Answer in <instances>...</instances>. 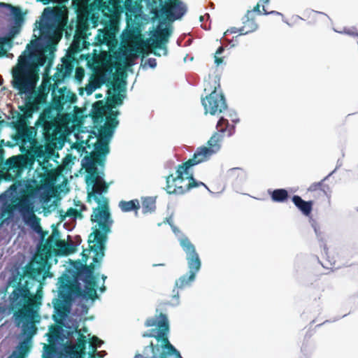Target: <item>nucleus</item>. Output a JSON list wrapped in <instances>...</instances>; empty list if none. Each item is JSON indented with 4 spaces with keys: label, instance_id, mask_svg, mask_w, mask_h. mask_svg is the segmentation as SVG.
I'll return each mask as SVG.
<instances>
[{
    "label": "nucleus",
    "instance_id": "nucleus-30",
    "mask_svg": "<svg viewBox=\"0 0 358 358\" xmlns=\"http://www.w3.org/2000/svg\"><path fill=\"white\" fill-rule=\"evenodd\" d=\"M57 250H55L56 255H68L76 251V246L72 243H67L62 240H58L56 242Z\"/></svg>",
    "mask_w": 358,
    "mask_h": 358
},
{
    "label": "nucleus",
    "instance_id": "nucleus-28",
    "mask_svg": "<svg viewBox=\"0 0 358 358\" xmlns=\"http://www.w3.org/2000/svg\"><path fill=\"white\" fill-rule=\"evenodd\" d=\"M76 278H79L84 282L92 281H96L95 277L92 271L87 269L85 267V264L82 262H78V266L76 267Z\"/></svg>",
    "mask_w": 358,
    "mask_h": 358
},
{
    "label": "nucleus",
    "instance_id": "nucleus-41",
    "mask_svg": "<svg viewBox=\"0 0 358 358\" xmlns=\"http://www.w3.org/2000/svg\"><path fill=\"white\" fill-rule=\"evenodd\" d=\"M43 13L49 17H57L61 14V10L58 8H45Z\"/></svg>",
    "mask_w": 358,
    "mask_h": 358
},
{
    "label": "nucleus",
    "instance_id": "nucleus-47",
    "mask_svg": "<svg viewBox=\"0 0 358 358\" xmlns=\"http://www.w3.org/2000/svg\"><path fill=\"white\" fill-rule=\"evenodd\" d=\"M102 341L96 336H93L90 341V345L92 348L93 352L96 351V348L100 346Z\"/></svg>",
    "mask_w": 358,
    "mask_h": 358
},
{
    "label": "nucleus",
    "instance_id": "nucleus-20",
    "mask_svg": "<svg viewBox=\"0 0 358 358\" xmlns=\"http://www.w3.org/2000/svg\"><path fill=\"white\" fill-rule=\"evenodd\" d=\"M325 179L318 182L313 183L308 189L310 196L315 199V201L323 199L325 197L329 199L330 202L331 189L329 186L324 182Z\"/></svg>",
    "mask_w": 358,
    "mask_h": 358
},
{
    "label": "nucleus",
    "instance_id": "nucleus-14",
    "mask_svg": "<svg viewBox=\"0 0 358 358\" xmlns=\"http://www.w3.org/2000/svg\"><path fill=\"white\" fill-rule=\"evenodd\" d=\"M36 41H31L30 44L27 45V50L30 51L28 56L19 57V59L23 62L27 67L36 75H39L40 68L43 66L47 62V57L43 52L33 53L37 47Z\"/></svg>",
    "mask_w": 358,
    "mask_h": 358
},
{
    "label": "nucleus",
    "instance_id": "nucleus-54",
    "mask_svg": "<svg viewBox=\"0 0 358 358\" xmlns=\"http://www.w3.org/2000/svg\"><path fill=\"white\" fill-rule=\"evenodd\" d=\"M27 328L31 329V331H29V334L30 336H32L36 333V327H34V324H31L29 327H27Z\"/></svg>",
    "mask_w": 358,
    "mask_h": 358
},
{
    "label": "nucleus",
    "instance_id": "nucleus-53",
    "mask_svg": "<svg viewBox=\"0 0 358 358\" xmlns=\"http://www.w3.org/2000/svg\"><path fill=\"white\" fill-rule=\"evenodd\" d=\"M239 29H240V28L231 27V28L229 29L225 34H227V32H229L231 34H236V33L240 34Z\"/></svg>",
    "mask_w": 358,
    "mask_h": 358
},
{
    "label": "nucleus",
    "instance_id": "nucleus-60",
    "mask_svg": "<svg viewBox=\"0 0 358 358\" xmlns=\"http://www.w3.org/2000/svg\"><path fill=\"white\" fill-rule=\"evenodd\" d=\"M82 256H83V259H82V260H83L85 263H86V262H87V259H88V255H86V254L85 253V251H83V252H82Z\"/></svg>",
    "mask_w": 358,
    "mask_h": 358
},
{
    "label": "nucleus",
    "instance_id": "nucleus-35",
    "mask_svg": "<svg viewBox=\"0 0 358 358\" xmlns=\"http://www.w3.org/2000/svg\"><path fill=\"white\" fill-rule=\"evenodd\" d=\"M119 207L123 212H130L131 210H137L140 208V203L138 199H133L129 201H120Z\"/></svg>",
    "mask_w": 358,
    "mask_h": 358
},
{
    "label": "nucleus",
    "instance_id": "nucleus-13",
    "mask_svg": "<svg viewBox=\"0 0 358 358\" xmlns=\"http://www.w3.org/2000/svg\"><path fill=\"white\" fill-rule=\"evenodd\" d=\"M59 296L64 302H70L73 296L82 297L83 289L80 282L77 280L73 281L71 277L64 273L59 278Z\"/></svg>",
    "mask_w": 358,
    "mask_h": 358
},
{
    "label": "nucleus",
    "instance_id": "nucleus-32",
    "mask_svg": "<svg viewBox=\"0 0 358 358\" xmlns=\"http://www.w3.org/2000/svg\"><path fill=\"white\" fill-rule=\"evenodd\" d=\"M108 142L109 141L99 139V142L94 145L95 153L90 157H97V164L101 163V156L104 157L109 152Z\"/></svg>",
    "mask_w": 358,
    "mask_h": 358
},
{
    "label": "nucleus",
    "instance_id": "nucleus-64",
    "mask_svg": "<svg viewBox=\"0 0 358 358\" xmlns=\"http://www.w3.org/2000/svg\"><path fill=\"white\" fill-rule=\"evenodd\" d=\"M15 358H24V357H23V356H22V355H19L17 357H15Z\"/></svg>",
    "mask_w": 358,
    "mask_h": 358
},
{
    "label": "nucleus",
    "instance_id": "nucleus-9",
    "mask_svg": "<svg viewBox=\"0 0 358 358\" xmlns=\"http://www.w3.org/2000/svg\"><path fill=\"white\" fill-rule=\"evenodd\" d=\"M166 191L169 194H184L190 189L199 186L206 187L202 182L195 180L193 173L183 164L177 166L176 176L170 174L166 177Z\"/></svg>",
    "mask_w": 358,
    "mask_h": 358
},
{
    "label": "nucleus",
    "instance_id": "nucleus-25",
    "mask_svg": "<svg viewBox=\"0 0 358 358\" xmlns=\"http://www.w3.org/2000/svg\"><path fill=\"white\" fill-rule=\"evenodd\" d=\"M169 35L170 31L167 28L156 30L154 34L152 35L153 38L151 43V46L154 49L163 48L162 45L168 42Z\"/></svg>",
    "mask_w": 358,
    "mask_h": 358
},
{
    "label": "nucleus",
    "instance_id": "nucleus-8",
    "mask_svg": "<svg viewBox=\"0 0 358 358\" xmlns=\"http://www.w3.org/2000/svg\"><path fill=\"white\" fill-rule=\"evenodd\" d=\"M71 71L70 64H65L64 66L62 65V69H57L53 76L54 83L51 84L49 80L47 83V87H50V91H52L51 108L58 113L63 110L66 103H73L77 100L76 94L66 87L58 88L59 84L64 80Z\"/></svg>",
    "mask_w": 358,
    "mask_h": 358
},
{
    "label": "nucleus",
    "instance_id": "nucleus-16",
    "mask_svg": "<svg viewBox=\"0 0 358 358\" xmlns=\"http://www.w3.org/2000/svg\"><path fill=\"white\" fill-rule=\"evenodd\" d=\"M88 24L86 22H79L76 26L73 41L69 48L72 54H76L85 48H87L90 43L86 41Z\"/></svg>",
    "mask_w": 358,
    "mask_h": 358
},
{
    "label": "nucleus",
    "instance_id": "nucleus-3",
    "mask_svg": "<svg viewBox=\"0 0 358 358\" xmlns=\"http://www.w3.org/2000/svg\"><path fill=\"white\" fill-rule=\"evenodd\" d=\"M23 278L24 275H20L13 277L8 281V285L13 287L9 295V302L10 308L15 311L13 317L17 326H20L24 321L29 322L42 304L41 291L31 293L29 281L22 282Z\"/></svg>",
    "mask_w": 358,
    "mask_h": 358
},
{
    "label": "nucleus",
    "instance_id": "nucleus-24",
    "mask_svg": "<svg viewBox=\"0 0 358 358\" xmlns=\"http://www.w3.org/2000/svg\"><path fill=\"white\" fill-rule=\"evenodd\" d=\"M40 121L42 124L44 135L53 137L59 131V123L55 117L50 116L45 113L40 117Z\"/></svg>",
    "mask_w": 358,
    "mask_h": 358
},
{
    "label": "nucleus",
    "instance_id": "nucleus-12",
    "mask_svg": "<svg viewBox=\"0 0 358 358\" xmlns=\"http://www.w3.org/2000/svg\"><path fill=\"white\" fill-rule=\"evenodd\" d=\"M161 8H152L151 13L154 19L160 17L169 20L180 19L186 12V8L179 0H159Z\"/></svg>",
    "mask_w": 358,
    "mask_h": 358
},
{
    "label": "nucleus",
    "instance_id": "nucleus-7",
    "mask_svg": "<svg viewBox=\"0 0 358 358\" xmlns=\"http://www.w3.org/2000/svg\"><path fill=\"white\" fill-rule=\"evenodd\" d=\"M96 6L103 15L101 23L103 29L99 30L96 37L100 45H110L115 41V34L118 31L117 14L120 8V0H96Z\"/></svg>",
    "mask_w": 358,
    "mask_h": 358
},
{
    "label": "nucleus",
    "instance_id": "nucleus-44",
    "mask_svg": "<svg viewBox=\"0 0 358 358\" xmlns=\"http://www.w3.org/2000/svg\"><path fill=\"white\" fill-rule=\"evenodd\" d=\"M52 28V25L48 22H41L39 23L38 29L41 34L45 32H50Z\"/></svg>",
    "mask_w": 358,
    "mask_h": 358
},
{
    "label": "nucleus",
    "instance_id": "nucleus-11",
    "mask_svg": "<svg viewBox=\"0 0 358 358\" xmlns=\"http://www.w3.org/2000/svg\"><path fill=\"white\" fill-rule=\"evenodd\" d=\"M220 87V83L215 78L210 79L206 83L204 90L209 92V94L202 99V105L206 113H209L215 115L227 110L225 98L223 94L217 90Z\"/></svg>",
    "mask_w": 358,
    "mask_h": 358
},
{
    "label": "nucleus",
    "instance_id": "nucleus-10",
    "mask_svg": "<svg viewBox=\"0 0 358 358\" xmlns=\"http://www.w3.org/2000/svg\"><path fill=\"white\" fill-rule=\"evenodd\" d=\"M180 245L186 253V259L189 268L188 274L182 275L176 282V287L182 289L194 280L196 273L201 266V262L199 254L196 251L195 246L192 243L187 237H182L180 239Z\"/></svg>",
    "mask_w": 358,
    "mask_h": 358
},
{
    "label": "nucleus",
    "instance_id": "nucleus-55",
    "mask_svg": "<svg viewBox=\"0 0 358 358\" xmlns=\"http://www.w3.org/2000/svg\"><path fill=\"white\" fill-rule=\"evenodd\" d=\"M252 11H253V12H257V13H258L259 14H261V13H263V11L262 12V11L260 10V5H259V3H257V4L254 8H253Z\"/></svg>",
    "mask_w": 358,
    "mask_h": 358
},
{
    "label": "nucleus",
    "instance_id": "nucleus-58",
    "mask_svg": "<svg viewBox=\"0 0 358 358\" xmlns=\"http://www.w3.org/2000/svg\"><path fill=\"white\" fill-rule=\"evenodd\" d=\"M51 64H52V59L50 58L49 60H48V63L47 64V66H45V72L48 73L50 66H51Z\"/></svg>",
    "mask_w": 358,
    "mask_h": 358
},
{
    "label": "nucleus",
    "instance_id": "nucleus-38",
    "mask_svg": "<svg viewBox=\"0 0 358 358\" xmlns=\"http://www.w3.org/2000/svg\"><path fill=\"white\" fill-rule=\"evenodd\" d=\"M38 177L41 185L44 187L51 185L55 180L54 174L52 171H46L43 173H39Z\"/></svg>",
    "mask_w": 358,
    "mask_h": 358
},
{
    "label": "nucleus",
    "instance_id": "nucleus-63",
    "mask_svg": "<svg viewBox=\"0 0 358 358\" xmlns=\"http://www.w3.org/2000/svg\"><path fill=\"white\" fill-rule=\"evenodd\" d=\"M6 178L10 179V176L9 174L6 175Z\"/></svg>",
    "mask_w": 358,
    "mask_h": 358
},
{
    "label": "nucleus",
    "instance_id": "nucleus-49",
    "mask_svg": "<svg viewBox=\"0 0 358 358\" xmlns=\"http://www.w3.org/2000/svg\"><path fill=\"white\" fill-rule=\"evenodd\" d=\"M50 331L51 335L53 337H55V338L58 337L59 334V331L58 327H57L56 326L52 325L50 329Z\"/></svg>",
    "mask_w": 358,
    "mask_h": 358
},
{
    "label": "nucleus",
    "instance_id": "nucleus-45",
    "mask_svg": "<svg viewBox=\"0 0 358 358\" xmlns=\"http://www.w3.org/2000/svg\"><path fill=\"white\" fill-rule=\"evenodd\" d=\"M55 309L60 316L64 317L66 315V307L61 301H57V303L55 305Z\"/></svg>",
    "mask_w": 358,
    "mask_h": 358
},
{
    "label": "nucleus",
    "instance_id": "nucleus-17",
    "mask_svg": "<svg viewBox=\"0 0 358 358\" xmlns=\"http://www.w3.org/2000/svg\"><path fill=\"white\" fill-rule=\"evenodd\" d=\"M118 111L111 110L108 115L106 116V121L103 126L99 129V139L109 141L112 138L115 129L119 124L117 117Z\"/></svg>",
    "mask_w": 358,
    "mask_h": 358
},
{
    "label": "nucleus",
    "instance_id": "nucleus-43",
    "mask_svg": "<svg viewBox=\"0 0 358 358\" xmlns=\"http://www.w3.org/2000/svg\"><path fill=\"white\" fill-rule=\"evenodd\" d=\"M72 217L74 218L83 217L81 211L73 208H69L65 215V217Z\"/></svg>",
    "mask_w": 358,
    "mask_h": 358
},
{
    "label": "nucleus",
    "instance_id": "nucleus-26",
    "mask_svg": "<svg viewBox=\"0 0 358 358\" xmlns=\"http://www.w3.org/2000/svg\"><path fill=\"white\" fill-rule=\"evenodd\" d=\"M107 110L108 106L104 105L101 101H98L93 105L92 118L94 124H100L103 121Z\"/></svg>",
    "mask_w": 358,
    "mask_h": 358
},
{
    "label": "nucleus",
    "instance_id": "nucleus-34",
    "mask_svg": "<svg viewBox=\"0 0 358 358\" xmlns=\"http://www.w3.org/2000/svg\"><path fill=\"white\" fill-rule=\"evenodd\" d=\"M218 133L222 134V136L227 133V136H231L234 131V126L230 125L228 120L221 117L217 124Z\"/></svg>",
    "mask_w": 358,
    "mask_h": 358
},
{
    "label": "nucleus",
    "instance_id": "nucleus-15",
    "mask_svg": "<svg viewBox=\"0 0 358 358\" xmlns=\"http://www.w3.org/2000/svg\"><path fill=\"white\" fill-rule=\"evenodd\" d=\"M48 258L36 255L33 262L27 268L26 275L31 279L41 282L52 274L47 268Z\"/></svg>",
    "mask_w": 358,
    "mask_h": 358
},
{
    "label": "nucleus",
    "instance_id": "nucleus-33",
    "mask_svg": "<svg viewBox=\"0 0 358 358\" xmlns=\"http://www.w3.org/2000/svg\"><path fill=\"white\" fill-rule=\"evenodd\" d=\"M222 134H220L218 132H215L213 134V136L210 138V139L207 142L208 146H206V148L210 151V152L214 155L216 153L220 148V142L222 139Z\"/></svg>",
    "mask_w": 358,
    "mask_h": 358
},
{
    "label": "nucleus",
    "instance_id": "nucleus-4",
    "mask_svg": "<svg viewBox=\"0 0 358 358\" xmlns=\"http://www.w3.org/2000/svg\"><path fill=\"white\" fill-rule=\"evenodd\" d=\"M39 189L40 187L37 185L27 184L25 188L20 190V196L12 197L10 202L4 204L1 208L0 219L2 220L1 224L12 219L15 211L17 210L26 224L37 233L41 232V219L35 214L34 201H32L33 197Z\"/></svg>",
    "mask_w": 358,
    "mask_h": 358
},
{
    "label": "nucleus",
    "instance_id": "nucleus-61",
    "mask_svg": "<svg viewBox=\"0 0 358 358\" xmlns=\"http://www.w3.org/2000/svg\"><path fill=\"white\" fill-rule=\"evenodd\" d=\"M4 150L2 147L0 145V159H2L3 158Z\"/></svg>",
    "mask_w": 358,
    "mask_h": 358
},
{
    "label": "nucleus",
    "instance_id": "nucleus-42",
    "mask_svg": "<svg viewBox=\"0 0 358 358\" xmlns=\"http://www.w3.org/2000/svg\"><path fill=\"white\" fill-rule=\"evenodd\" d=\"M224 51V48L222 45H221L217 48L215 53V63L216 64L217 66L221 64L224 61V57L220 56Z\"/></svg>",
    "mask_w": 358,
    "mask_h": 358
},
{
    "label": "nucleus",
    "instance_id": "nucleus-46",
    "mask_svg": "<svg viewBox=\"0 0 358 358\" xmlns=\"http://www.w3.org/2000/svg\"><path fill=\"white\" fill-rule=\"evenodd\" d=\"M18 349H19V355L24 357L26 353L29 350V346L27 342L23 341V342L20 343V345L18 346Z\"/></svg>",
    "mask_w": 358,
    "mask_h": 358
},
{
    "label": "nucleus",
    "instance_id": "nucleus-36",
    "mask_svg": "<svg viewBox=\"0 0 358 358\" xmlns=\"http://www.w3.org/2000/svg\"><path fill=\"white\" fill-rule=\"evenodd\" d=\"M269 193L274 202L282 203L286 201L289 197L288 192L285 189H276Z\"/></svg>",
    "mask_w": 358,
    "mask_h": 358
},
{
    "label": "nucleus",
    "instance_id": "nucleus-57",
    "mask_svg": "<svg viewBox=\"0 0 358 358\" xmlns=\"http://www.w3.org/2000/svg\"><path fill=\"white\" fill-rule=\"evenodd\" d=\"M85 267H87V269H89L91 271H92V273H94V263H92L90 265H86L85 264Z\"/></svg>",
    "mask_w": 358,
    "mask_h": 358
},
{
    "label": "nucleus",
    "instance_id": "nucleus-56",
    "mask_svg": "<svg viewBox=\"0 0 358 358\" xmlns=\"http://www.w3.org/2000/svg\"><path fill=\"white\" fill-rule=\"evenodd\" d=\"M173 298L175 299V302H173V304H178V302H179V295H178V293L177 292L176 294H174L173 295Z\"/></svg>",
    "mask_w": 358,
    "mask_h": 358
},
{
    "label": "nucleus",
    "instance_id": "nucleus-5",
    "mask_svg": "<svg viewBox=\"0 0 358 358\" xmlns=\"http://www.w3.org/2000/svg\"><path fill=\"white\" fill-rule=\"evenodd\" d=\"M11 84L20 95H27L24 105L29 101L33 102L38 97H43V101L40 103V108L47 103V97L50 92V87H47L48 80L44 79L42 84L36 90V85L39 80V75H36L23 62L18 59V63L12 69Z\"/></svg>",
    "mask_w": 358,
    "mask_h": 358
},
{
    "label": "nucleus",
    "instance_id": "nucleus-2",
    "mask_svg": "<svg viewBox=\"0 0 358 358\" xmlns=\"http://www.w3.org/2000/svg\"><path fill=\"white\" fill-rule=\"evenodd\" d=\"M144 324L146 327H156L142 335L144 338H153L154 340L143 348V354L137 353L134 358H182L169 340V323L165 314L160 313L158 315L148 317Z\"/></svg>",
    "mask_w": 358,
    "mask_h": 358
},
{
    "label": "nucleus",
    "instance_id": "nucleus-51",
    "mask_svg": "<svg viewBox=\"0 0 358 358\" xmlns=\"http://www.w3.org/2000/svg\"><path fill=\"white\" fill-rule=\"evenodd\" d=\"M345 33L352 36L358 38V31L355 28L352 29H348L347 31H345Z\"/></svg>",
    "mask_w": 358,
    "mask_h": 358
},
{
    "label": "nucleus",
    "instance_id": "nucleus-50",
    "mask_svg": "<svg viewBox=\"0 0 358 358\" xmlns=\"http://www.w3.org/2000/svg\"><path fill=\"white\" fill-rule=\"evenodd\" d=\"M84 76V70L82 68H78L76 71V77L78 80H81Z\"/></svg>",
    "mask_w": 358,
    "mask_h": 358
},
{
    "label": "nucleus",
    "instance_id": "nucleus-31",
    "mask_svg": "<svg viewBox=\"0 0 358 358\" xmlns=\"http://www.w3.org/2000/svg\"><path fill=\"white\" fill-rule=\"evenodd\" d=\"M85 288L83 290L82 298L85 299H91L92 301L98 298L96 290V281H89L85 282Z\"/></svg>",
    "mask_w": 358,
    "mask_h": 358
},
{
    "label": "nucleus",
    "instance_id": "nucleus-40",
    "mask_svg": "<svg viewBox=\"0 0 358 358\" xmlns=\"http://www.w3.org/2000/svg\"><path fill=\"white\" fill-rule=\"evenodd\" d=\"M6 45H11V38L10 37H0V57L6 55V49L4 48Z\"/></svg>",
    "mask_w": 358,
    "mask_h": 358
},
{
    "label": "nucleus",
    "instance_id": "nucleus-29",
    "mask_svg": "<svg viewBox=\"0 0 358 358\" xmlns=\"http://www.w3.org/2000/svg\"><path fill=\"white\" fill-rule=\"evenodd\" d=\"M251 11L248 10L246 15L243 17V26L240 27V35H245L251 32L255 31L258 25L256 23L255 19L250 18L249 14Z\"/></svg>",
    "mask_w": 358,
    "mask_h": 358
},
{
    "label": "nucleus",
    "instance_id": "nucleus-6",
    "mask_svg": "<svg viewBox=\"0 0 358 358\" xmlns=\"http://www.w3.org/2000/svg\"><path fill=\"white\" fill-rule=\"evenodd\" d=\"M44 100L43 97H38L33 102L27 101V105L19 106L22 114L15 111L13 117H16L15 121L11 122L15 130L13 139L16 144L21 143V151L24 150V145L27 143H32L34 141L36 131L34 127L27 126V119L32 117L34 113L38 112L40 108V103Z\"/></svg>",
    "mask_w": 358,
    "mask_h": 358
},
{
    "label": "nucleus",
    "instance_id": "nucleus-19",
    "mask_svg": "<svg viewBox=\"0 0 358 358\" xmlns=\"http://www.w3.org/2000/svg\"><path fill=\"white\" fill-rule=\"evenodd\" d=\"M78 337L76 344H66L64 350L65 353L69 356V358H84L85 355V348L87 338L80 330L77 331Z\"/></svg>",
    "mask_w": 358,
    "mask_h": 358
},
{
    "label": "nucleus",
    "instance_id": "nucleus-62",
    "mask_svg": "<svg viewBox=\"0 0 358 358\" xmlns=\"http://www.w3.org/2000/svg\"><path fill=\"white\" fill-rule=\"evenodd\" d=\"M101 291V292H103L105 289H106V287L104 286H102L101 288H100Z\"/></svg>",
    "mask_w": 358,
    "mask_h": 358
},
{
    "label": "nucleus",
    "instance_id": "nucleus-1",
    "mask_svg": "<svg viewBox=\"0 0 358 358\" xmlns=\"http://www.w3.org/2000/svg\"><path fill=\"white\" fill-rule=\"evenodd\" d=\"M86 172L90 174V179L93 184L91 191L87 192V201L91 203L93 199L98 206L93 208L90 220L96 222V228L89 236L90 250L94 252L93 262L98 263L104 256L105 244L107 235L110 231L113 220L109 210L108 199L103 194L108 189V185L98 174L97 157H85L84 158Z\"/></svg>",
    "mask_w": 358,
    "mask_h": 358
},
{
    "label": "nucleus",
    "instance_id": "nucleus-52",
    "mask_svg": "<svg viewBox=\"0 0 358 358\" xmlns=\"http://www.w3.org/2000/svg\"><path fill=\"white\" fill-rule=\"evenodd\" d=\"M262 14L264 15H269V14H273V15H282V14L278 11H275V10H273V11H271V12H268L264 6H263V13Z\"/></svg>",
    "mask_w": 358,
    "mask_h": 358
},
{
    "label": "nucleus",
    "instance_id": "nucleus-48",
    "mask_svg": "<svg viewBox=\"0 0 358 358\" xmlns=\"http://www.w3.org/2000/svg\"><path fill=\"white\" fill-rule=\"evenodd\" d=\"M320 16L326 17L327 15L322 12L313 10L310 17L313 20H316Z\"/></svg>",
    "mask_w": 358,
    "mask_h": 358
},
{
    "label": "nucleus",
    "instance_id": "nucleus-21",
    "mask_svg": "<svg viewBox=\"0 0 358 358\" xmlns=\"http://www.w3.org/2000/svg\"><path fill=\"white\" fill-rule=\"evenodd\" d=\"M125 81L120 80L118 78H115L113 81H110V85L115 94L108 99V109H110V112L112 110L111 109L115 107V105H121L122 103L124 96L119 92L122 90L125 89Z\"/></svg>",
    "mask_w": 358,
    "mask_h": 358
},
{
    "label": "nucleus",
    "instance_id": "nucleus-39",
    "mask_svg": "<svg viewBox=\"0 0 358 358\" xmlns=\"http://www.w3.org/2000/svg\"><path fill=\"white\" fill-rule=\"evenodd\" d=\"M3 5L9 8L16 22H19L23 20V15L20 8L7 3H3Z\"/></svg>",
    "mask_w": 358,
    "mask_h": 358
},
{
    "label": "nucleus",
    "instance_id": "nucleus-22",
    "mask_svg": "<svg viewBox=\"0 0 358 358\" xmlns=\"http://www.w3.org/2000/svg\"><path fill=\"white\" fill-rule=\"evenodd\" d=\"M59 232L57 229H54L52 234L47 238L43 244H41L38 248V257H43L49 259L52 252V248L56 246L57 241L59 240Z\"/></svg>",
    "mask_w": 358,
    "mask_h": 358
},
{
    "label": "nucleus",
    "instance_id": "nucleus-27",
    "mask_svg": "<svg viewBox=\"0 0 358 358\" xmlns=\"http://www.w3.org/2000/svg\"><path fill=\"white\" fill-rule=\"evenodd\" d=\"M292 200L294 204L304 215L309 216L310 215L314 201H306L298 195L293 196Z\"/></svg>",
    "mask_w": 358,
    "mask_h": 358
},
{
    "label": "nucleus",
    "instance_id": "nucleus-23",
    "mask_svg": "<svg viewBox=\"0 0 358 358\" xmlns=\"http://www.w3.org/2000/svg\"><path fill=\"white\" fill-rule=\"evenodd\" d=\"M212 155L213 154L206 146H201L196 149L192 158L182 164L188 169H190L194 166L208 161Z\"/></svg>",
    "mask_w": 358,
    "mask_h": 358
},
{
    "label": "nucleus",
    "instance_id": "nucleus-37",
    "mask_svg": "<svg viewBox=\"0 0 358 358\" xmlns=\"http://www.w3.org/2000/svg\"><path fill=\"white\" fill-rule=\"evenodd\" d=\"M156 201L152 197H145L142 199V210L144 214L151 213L155 210Z\"/></svg>",
    "mask_w": 358,
    "mask_h": 358
},
{
    "label": "nucleus",
    "instance_id": "nucleus-18",
    "mask_svg": "<svg viewBox=\"0 0 358 358\" xmlns=\"http://www.w3.org/2000/svg\"><path fill=\"white\" fill-rule=\"evenodd\" d=\"M29 161V159L27 155H18L12 156L7 159L3 166L1 167V172L4 173L13 171L16 174H18L24 168L27 167Z\"/></svg>",
    "mask_w": 358,
    "mask_h": 358
},
{
    "label": "nucleus",
    "instance_id": "nucleus-59",
    "mask_svg": "<svg viewBox=\"0 0 358 358\" xmlns=\"http://www.w3.org/2000/svg\"><path fill=\"white\" fill-rule=\"evenodd\" d=\"M149 64H150V67H152V68L155 67V66H156L155 59H149Z\"/></svg>",
    "mask_w": 358,
    "mask_h": 358
}]
</instances>
